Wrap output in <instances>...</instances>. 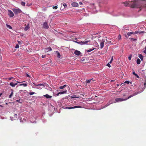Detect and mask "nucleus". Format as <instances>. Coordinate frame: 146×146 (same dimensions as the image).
I'll use <instances>...</instances> for the list:
<instances>
[{
	"label": "nucleus",
	"mask_w": 146,
	"mask_h": 146,
	"mask_svg": "<svg viewBox=\"0 0 146 146\" xmlns=\"http://www.w3.org/2000/svg\"><path fill=\"white\" fill-rule=\"evenodd\" d=\"M122 3L125 6H127L129 4L131 8H141L140 10L143 7L146 9V1L144 0H131V1H126Z\"/></svg>",
	"instance_id": "f257e3e1"
},
{
	"label": "nucleus",
	"mask_w": 146,
	"mask_h": 146,
	"mask_svg": "<svg viewBox=\"0 0 146 146\" xmlns=\"http://www.w3.org/2000/svg\"><path fill=\"white\" fill-rule=\"evenodd\" d=\"M136 94L135 93L134 94H132L131 95H130L126 99H123V98H116L115 99V100L117 102H122L123 101H125V100H127L129 99V98H130L131 97L134 96L135 95H136Z\"/></svg>",
	"instance_id": "f03ea898"
},
{
	"label": "nucleus",
	"mask_w": 146,
	"mask_h": 146,
	"mask_svg": "<svg viewBox=\"0 0 146 146\" xmlns=\"http://www.w3.org/2000/svg\"><path fill=\"white\" fill-rule=\"evenodd\" d=\"M74 42H76V43H77L79 44L82 45H84V44H88V42H90V40H86L85 41H81V42H77V41H75Z\"/></svg>",
	"instance_id": "7ed1b4c3"
},
{
	"label": "nucleus",
	"mask_w": 146,
	"mask_h": 146,
	"mask_svg": "<svg viewBox=\"0 0 146 146\" xmlns=\"http://www.w3.org/2000/svg\"><path fill=\"white\" fill-rule=\"evenodd\" d=\"M13 10L15 14H17L22 12L21 10L19 9H13Z\"/></svg>",
	"instance_id": "20e7f679"
},
{
	"label": "nucleus",
	"mask_w": 146,
	"mask_h": 146,
	"mask_svg": "<svg viewBox=\"0 0 146 146\" xmlns=\"http://www.w3.org/2000/svg\"><path fill=\"white\" fill-rule=\"evenodd\" d=\"M8 15L9 16V17H13L14 15V14H13V12L10 10H8Z\"/></svg>",
	"instance_id": "39448f33"
},
{
	"label": "nucleus",
	"mask_w": 146,
	"mask_h": 146,
	"mask_svg": "<svg viewBox=\"0 0 146 146\" xmlns=\"http://www.w3.org/2000/svg\"><path fill=\"white\" fill-rule=\"evenodd\" d=\"M43 27L44 29H47L49 28L47 22H45L43 23Z\"/></svg>",
	"instance_id": "423d86ee"
},
{
	"label": "nucleus",
	"mask_w": 146,
	"mask_h": 146,
	"mask_svg": "<svg viewBox=\"0 0 146 146\" xmlns=\"http://www.w3.org/2000/svg\"><path fill=\"white\" fill-rule=\"evenodd\" d=\"M81 106H75L73 107H67L66 108H65L66 109H73L76 108H81Z\"/></svg>",
	"instance_id": "0eeeda50"
},
{
	"label": "nucleus",
	"mask_w": 146,
	"mask_h": 146,
	"mask_svg": "<svg viewBox=\"0 0 146 146\" xmlns=\"http://www.w3.org/2000/svg\"><path fill=\"white\" fill-rule=\"evenodd\" d=\"M104 42H105L104 39H103L102 40V41L100 43V46L101 48L102 49L103 48L104 46Z\"/></svg>",
	"instance_id": "6e6552de"
},
{
	"label": "nucleus",
	"mask_w": 146,
	"mask_h": 146,
	"mask_svg": "<svg viewBox=\"0 0 146 146\" xmlns=\"http://www.w3.org/2000/svg\"><path fill=\"white\" fill-rule=\"evenodd\" d=\"M66 92H67L66 90H65L63 91L59 92V93H58V94H57V95L58 96L60 94H66Z\"/></svg>",
	"instance_id": "1a4fd4ad"
},
{
	"label": "nucleus",
	"mask_w": 146,
	"mask_h": 146,
	"mask_svg": "<svg viewBox=\"0 0 146 146\" xmlns=\"http://www.w3.org/2000/svg\"><path fill=\"white\" fill-rule=\"evenodd\" d=\"M72 5L73 7H77L78 6V4L77 3L73 2L72 3Z\"/></svg>",
	"instance_id": "9d476101"
},
{
	"label": "nucleus",
	"mask_w": 146,
	"mask_h": 146,
	"mask_svg": "<svg viewBox=\"0 0 146 146\" xmlns=\"http://www.w3.org/2000/svg\"><path fill=\"white\" fill-rule=\"evenodd\" d=\"M47 99L51 98L52 97V96H50L48 94H46L43 95Z\"/></svg>",
	"instance_id": "9b49d317"
},
{
	"label": "nucleus",
	"mask_w": 146,
	"mask_h": 146,
	"mask_svg": "<svg viewBox=\"0 0 146 146\" xmlns=\"http://www.w3.org/2000/svg\"><path fill=\"white\" fill-rule=\"evenodd\" d=\"M33 84L34 85L36 86H42L44 87H45V86H44V84H35V83H33Z\"/></svg>",
	"instance_id": "f8f14e48"
},
{
	"label": "nucleus",
	"mask_w": 146,
	"mask_h": 146,
	"mask_svg": "<svg viewBox=\"0 0 146 146\" xmlns=\"http://www.w3.org/2000/svg\"><path fill=\"white\" fill-rule=\"evenodd\" d=\"M74 54L76 55H79L81 54V52L77 50H76L74 52Z\"/></svg>",
	"instance_id": "ddd939ff"
},
{
	"label": "nucleus",
	"mask_w": 146,
	"mask_h": 146,
	"mask_svg": "<svg viewBox=\"0 0 146 146\" xmlns=\"http://www.w3.org/2000/svg\"><path fill=\"white\" fill-rule=\"evenodd\" d=\"M112 103L113 102L111 101H109V102L107 103V104L104 106V108H106V107H107L110 104H112Z\"/></svg>",
	"instance_id": "4468645a"
},
{
	"label": "nucleus",
	"mask_w": 146,
	"mask_h": 146,
	"mask_svg": "<svg viewBox=\"0 0 146 146\" xmlns=\"http://www.w3.org/2000/svg\"><path fill=\"white\" fill-rule=\"evenodd\" d=\"M17 84V83L14 84L13 82H11L10 83V85L11 86L14 87Z\"/></svg>",
	"instance_id": "2eb2a0df"
},
{
	"label": "nucleus",
	"mask_w": 146,
	"mask_h": 146,
	"mask_svg": "<svg viewBox=\"0 0 146 146\" xmlns=\"http://www.w3.org/2000/svg\"><path fill=\"white\" fill-rule=\"evenodd\" d=\"M138 57L140 58L141 60H143V56H142L141 54H139V55Z\"/></svg>",
	"instance_id": "dca6fc26"
},
{
	"label": "nucleus",
	"mask_w": 146,
	"mask_h": 146,
	"mask_svg": "<svg viewBox=\"0 0 146 146\" xmlns=\"http://www.w3.org/2000/svg\"><path fill=\"white\" fill-rule=\"evenodd\" d=\"M133 74H134V75H135L136 76V77H137V78H139V76L137 74L135 73V72H133Z\"/></svg>",
	"instance_id": "f3484780"
},
{
	"label": "nucleus",
	"mask_w": 146,
	"mask_h": 146,
	"mask_svg": "<svg viewBox=\"0 0 146 146\" xmlns=\"http://www.w3.org/2000/svg\"><path fill=\"white\" fill-rule=\"evenodd\" d=\"M21 5L23 6H25V3L24 2H23V1H21Z\"/></svg>",
	"instance_id": "a211bd4d"
},
{
	"label": "nucleus",
	"mask_w": 146,
	"mask_h": 146,
	"mask_svg": "<svg viewBox=\"0 0 146 146\" xmlns=\"http://www.w3.org/2000/svg\"><path fill=\"white\" fill-rule=\"evenodd\" d=\"M20 86H27V84L26 83H22L20 84Z\"/></svg>",
	"instance_id": "6ab92c4d"
},
{
	"label": "nucleus",
	"mask_w": 146,
	"mask_h": 146,
	"mask_svg": "<svg viewBox=\"0 0 146 146\" xmlns=\"http://www.w3.org/2000/svg\"><path fill=\"white\" fill-rule=\"evenodd\" d=\"M137 64H140V62H141V60H140V59H138L137 60Z\"/></svg>",
	"instance_id": "aec40b11"
},
{
	"label": "nucleus",
	"mask_w": 146,
	"mask_h": 146,
	"mask_svg": "<svg viewBox=\"0 0 146 146\" xmlns=\"http://www.w3.org/2000/svg\"><path fill=\"white\" fill-rule=\"evenodd\" d=\"M66 86V85H64L63 86H62L60 87V88L62 89Z\"/></svg>",
	"instance_id": "412c9836"
},
{
	"label": "nucleus",
	"mask_w": 146,
	"mask_h": 146,
	"mask_svg": "<svg viewBox=\"0 0 146 146\" xmlns=\"http://www.w3.org/2000/svg\"><path fill=\"white\" fill-rule=\"evenodd\" d=\"M47 52L50 51L52 50V49L51 47H49L47 48H46Z\"/></svg>",
	"instance_id": "4be33fe9"
},
{
	"label": "nucleus",
	"mask_w": 146,
	"mask_h": 146,
	"mask_svg": "<svg viewBox=\"0 0 146 146\" xmlns=\"http://www.w3.org/2000/svg\"><path fill=\"white\" fill-rule=\"evenodd\" d=\"M6 25L7 27L9 28V29H12V27H11L9 25L6 24Z\"/></svg>",
	"instance_id": "5701e85b"
},
{
	"label": "nucleus",
	"mask_w": 146,
	"mask_h": 146,
	"mask_svg": "<svg viewBox=\"0 0 146 146\" xmlns=\"http://www.w3.org/2000/svg\"><path fill=\"white\" fill-rule=\"evenodd\" d=\"M29 27V25H27V26H26V27H25L24 30L25 31H27L28 30Z\"/></svg>",
	"instance_id": "b1692460"
},
{
	"label": "nucleus",
	"mask_w": 146,
	"mask_h": 146,
	"mask_svg": "<svg viewBox=\"0 0 146 146\" xmlns=\"http://www.w3.org/2000/svg\"><path fill=\"white\" fill-rule=\"evenodd\" d=\"M93 80V79H92L88 80H86V83L87 84L88 83H90V82L91 81V80H92L93 81H94Z\"/></svg>",
	"instance_id": "393cba45"
},
{
	"label": "nucleus",
	"mask_w": 146,
	"mask_h": 146,
	"mask_svg": "<svg viewBox=\"0 0 146 146\" xmlns=\"http://www.w3.org/2000/svg\"><path fill=\"white\" fill-rule=\"evenodd\" d=\"M79 96L76 95H74L73 96H72V98H78Z\"/></svg>",
	"instance_id": "a878e982"
},
{
	"label": "nucleus",
	"mask_w": 146,
	"mask_h": 146,
	"mask_svg": "<svg viewBox=\"0 0 146 146\" xmlns=\"http://www.w3.org/2000/svg\"><path fill=\"white\" fill-rule=\"evenodd\" d=\"M57 56L58 58H60V53L58 52H57Z\"/></svg>",
	"instance_id": "bb28decb"
},
{
	"label": "nucleus",
	"mask_w": 146,
	"mask_h": 146,
	"mask_svg": "<svg viewBox=\"0 0 146 146\" xmlns=\"http://www.w3.org/2000/svg\"><path fill=\"white\" fill-rule=\"evenodd\" d=\"M13 90L11 92L10 95H9V98H10L11 97H12L13 96Z\"/></svg>",
	"instance_id": "cd10ccee"
},
{
	"label": "nucleus",
	"mask_w": 146,
	"mask_h": 146,
	"mask_svg": "<svg viewBox=\"0 0 146 146\" xmlns=\"http://www.w3.org/2000/svg\"><path fill=\"white\" fill-rule=\"evenodd\" d=\"M41 86H42V88H44V87L42 86H37V87L36 88L39 89H42V88H41Z\"/></svg>",
	"instance_id": "c85d7f7f"
},
{
	"label": "nucleus",
	"mask_w": 146,
	"mask_h": 146,
	"mask_svg": "<svg viewBox=\"0 0 146 146\" xmlns=\"http://www.w3.org/2000/svg\"><path fill=\"white\" fill-rule=\"evenodd\" d=\"M95 49V48H93V49H90L89 50H87V52H90L92 51V50H94V49Z\"/></svg>",
	"instance_id": "c756f323"
},
{
	"label": "nucleus",
	"mask_w": 146,
	"mask_h": 146,
	"mask_svg": "<svg viewBox=\"0 0 146 146\" xmlns=\"http://www.w3.org/2000/svg\"><path fill=\"white\" fill-rule=\"evenodd\" d=\"M121 35H119V36H118V37L117 38V40H119L121 39Z\"/></svg>",
	"instance_id": "7c9ffc66"
},
{
	"label": "nucleus",
	"mask_w": 146,
	"mask_h": 146,
	"mask_svg": "<svg viewBox=\"0 0 146 146\" xmlns=\"http://www.w3.org/2000/svg\"><path fill=\"white\" fill-rule=\"evenodd\" d=\"M19 44H16V46H15V48H19Z\"/></svg>",
	"instance_id": "2f4dec72"
},
{
	"label": "nucleus",
	"mask_w": 146,
	"mask_h": 146,
	"mask_svg": "<svg viewBox=\"0 0 146 146\" xmlns=\"http://www.w3.org/2000/svg\"><path fill=\"white\" fill-rule=\"evenodd\" d=\"M58 8L57 5V6H53L52 8L53 9H57Z\"/></svg>",
	"instance_id": "473e14b6"
},
{
	"label": "nucleus",
	"mask_w": 146,
	"mask_h": 146,
	"mask_svg": "<svg viewBox=\"0 0 146 146\" xmlns=\"http://www.w3.org/2000/svg\"><path fill=\"white\" fill-rule=\"evenodd\" d=\"M63 6H64V7L65 8H66L67 6V5L66 3H63Z\"/></svg>",
	"instance_id": "72a5a7b5"
},
{
	"label": "nucleus",
	"mask_w": 146,
	"mask_h": 146,
	"mask_svg": "<svg viewBox=\"0 0 146 146\" xmlns=\"http://www.w3.org/2000/svg\"><path fill=\"white\" fill-rule=\"evenodd\" d=\"M133 34V33L131 32H129L127 33V35L129 36Z\"/></svg>",
	"instance_id": "f704fd0d"
},
{
	"label": "nucleus",
	"mask_w": 146,
	"mask_h": 146,
	"mask_svg": "<svg viewBox=\"0 0 146 146\" xmlns=\"http://www.w3.org/2000/svg\"><path fill=\"white\" fill-rule=\"evenodd\" d=\"M35 94V92H31L29 93V94H30V95H32L33 94Z\"/></svg>",
	"instance_id": "c9c22d12"
},
{
	"label": "nucleus",
	"mask_w": 146,
	"mask_h": 146,
	"mask_svg": "<svg viewBox=\"0 0 146 146\" xmlns=\"http://www.w3.org/2000/svg\"><path fill=\"white\" fill-rule=\"evenodd\" d=\"M132 57V55H130L129 56H128V58L129 59V60H131V58Z\"/></svg>",
	"instance_id": "e433bc0d"
},
{
	"label": "nucleus",
	"mask_w": 146,
	"mask_h": 146,
	"mask_svg": "<svg viewBox=\"0 0 146 146\" xmlns=\"http://www.w3.org/2000/svg\"><path fill=\"white\" fill-rule=\"evenodd\" d=\"M129 82L128 81L126 80L125 81V83L127 84H128L129 83Z\"/></svg>",
	"instance_id": "4c0bfd02"
},
{
	"label": "nucleus",
	"mask_w": 146,
	"mask_h": 146,
	"mask_svg": "<svg viewBox=\"0 0 146 146\" xmlns=\"http://www.w3.org/2000/svg\"><path fill=\"white\" fill-rule=\"evenodd\" d=\"M107 66H108L109 68H110L111 67L110 64L108 63L107 64Z\"/></svg>",
	"instance_id": "58836bf2"
},
{
	"label": "nucleus",
	"mask_w": 146,
	"mask_h": 146,
	"mask_svg": "<svg viewBox=\"0 0 146 146\" xmlns=\"http://www.w3.org/2000/svg\"><path fill=\"white\" fill-rule=\"evenodd\" d=\"M113 60V58L112 57V58H111V61H110V63H111V62H112V60Z\"/></svg>",
	"instance_id": "ea45409f"
},
{
	"label": "nucleus",
	"mask_w": 146,
	"mask_h": 146,
	"mask_svg": "<svg viewBox=\"0 0 146 146\" xmlns=\"http://www.w3.org/2000/svg\"><path fill=\"white\" fill-rule=\"evenodd\" d=\"M46 57L45 55H42V58H45Z\"/></svg>",
	"instance_id": "a19ab883"
},
{
	"label": "nucleus",
	"mask_w": 146,
	"mask_h": 146,
	"mask_svg": "<svg viewBox=\"0 0 146 146\" xmlns=\"http://www.w3.org/2000/svg\"><path fill=\"white\" fill-rule=\"evenodd\" d=\"M26 76L29 78H30V76L27 73L26 74Z\"/></svg>",
	"instance_id": "79ce46f5"
},
{
	"label": "nucleus",
	"mask_w": 146,
	"mask_h": 146,
	"mask_svg": "<svg viewBox=\"0 0 146 146\" xmlns=\"http://www.w3.org/2000/svg\"><path fill=\"white\" fill-rule=\"evenodd\" d=\"M13 78H12V77L9 78H8L9 80H11Z\"/></svg>",
	"instance_id": "37998d69"
},
{
	"label": "nucleus",
	"mask_w": 146,
	"mask_h": 146,
	"mask_svg": "<svg viewBox=\"0 0 146 146\" xmlns=\"http://www.w3.org/2000/svg\"><path fill=\"white\" fill-rule=\"evenodd\" d=\"M31 5V4H29L28 3H27V5H26L27 6H29Z\"/></svg>",
	"instance_id": "c03bdc74"
},
{
	"label": "nucleus",
	"mask_w": 146,
	"mask_h": 146,
	"mask_svg": "<svg viewBox=\"0 0 146 146\" xmlns=\"http://www.w3.org/2000/svg\"><path fill=\"white\" fill-rule=\"evenodd\" d=\"M143 52L144 53L146 54V50H144Z\"/></svg>",
	"instance_id": "a18cd8bd"
},
{
	"label": "nucleus",
	"mask_w": 146,
	"mask_h": 146,
	"mask_svg": "<svg viewBox=\"0 0 146 146\" xmlns=\"http://www.w3.org/2000/svg\"><path fill=\"white\" fill-rule=\"evenodd\" d=\"M146 82L144 83V86H146V80L145 81Z\"/></svg>",
	"instance_id": "49530a36"
},
{
	"label": "nucleus",
	"mask_w": 146,
	"mask_h": 146,
	"mask_svg": "<svg viewBox=\"0 0 146 146\" xmlns=\"http://www.w3.org/2000/svg\"><path fill=\"white\" fill-rule=\"evenodd\" d=\"M18 43L20 44H21V42L20 41H18Z\"/></svg>",
	"instance_id": "de8ad7c7"
},
{
	"label": "nucleus",
	"mask_w": 146,
	"mask_h": 146,
	"mask_svg": "<svg viewBox=\"0 0 146 146\" xmlns=\"http://www.w3.org/2000/svg\"><path fill=\"white\" fill-rule=\"evenodd\" d=\"M79 4H80V5H81L82 4V2H80L79 3Z\"/></svg>",
	"instance_id": "09e8293b"
},
{
	"label": "nucleus",
	"mask_w": 146,
	"mask_h": 146,
	"mask_svg": "<svg viewBox=\"0 0 146 146\" xmlns=\"http://www.w3.org/2000/svg\"><path fill=\"white\" fill-rule=\"evenodd\" d=\"M144 49L145 50H146V46L145 47Z\"/></svg>",
	"instance_id": "8fccbe9b"
},
{
	"label": "nucleus",
	"mask_w": 146,
	"mask_h": 146,
	"mask_svg": "<svg viewBox=\"0 0 146 146\" xmlns=\"http://www.w3.org/2000/svg\"><path fill=\"white\" fill-rule=\"evenodd\" d=\"M17 114H15V116H17Z\"/></svg>",
	"instance_id": "3c124183"
},
{
	"label": "nucleus",
	"mask_w": 146,
	"mask_h": 146,
	"mask_svg": "<svg viewBox=\"0 0 146 146\" xmlns=\"http://www.w3.org/2000/svg\"><path fill=\"white\" fill-rule=\"evenodd\" d=\"M75 40H77V38H75Z\"/></svg>",
	"instance_id": "603ef678"
},
{
	"label": "nucleus",
	"mask_w": 146,
	"mask_h": 146,
	"mask_svg": "<svg viewBox=\"0 0 146 146\" xmlns=\"http://www.w3.org/2000/svg\"><path fill=\"white\" fill-rule=\"evenodd\" d=\"M19 100H16V101H17V102H19Z\"/></svg>",
	"instance_id": "864d4df0"
},
{
	"label": "nucleus",
	"mask_w": 146,
	"mask_h": 146,
	"mask_svg": "<svg viewBox=\"0 0 146 146\" xmlns=\"http://www.w3.org/2000/svg\"><path fill=\"white\" fill-rule=\"evenodd\" d=\"M80 95H82L83 96H84V95H83V94H80Z\"/></svg>",
	"instance_id": "5fc2aeb1"
},
{
	"label": "nucleus",
	"mask_w": 146,
	"mask_h": 146,
	"mask_svg": "<svg viewBox=\"0 0 146 146\" xmlns=\"http://www.w3.org/2000/svg\"><path fill=\"white\" fill-rule=\"evenodd\" d=\"M2 95V94H0V97L1 96V95Z\"/></svg>",
	"instance_id": "6e6d98bb"
},
{
	"label": "nucleus",
	"mask_w": 146,
	"mask_h": 146,
	"mask_svg": "<svg viewBox=\"0 0 146 146\" xmlns=\"http://www.w3.org/2000/svg\"><path fill=\"white\" fill-rule=\"evenodd\" d=\"M114 80H111V81H113Z\"/></svg>",
	"instance_id": "4d7b16f0"
},
{
	"label": "nucleus",
	"mask_w": 146,
	"mask_h": 146,
	"mask_svg": "<svg viewBox=\"0 0 146 146\" xmlns=\"http://www.w3.org/2000/svg\"><path fill=\"white\" fill-rule=\"evenodd\" d=\"M20 91H22V90H20Z\"/></svg>",
	"instance_id": "13d9d810"
}]
</instances>
